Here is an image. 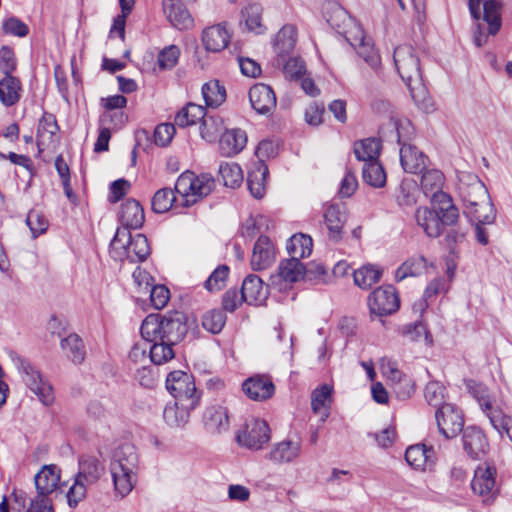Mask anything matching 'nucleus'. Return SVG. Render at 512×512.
Instances as JSON below:
<instances>
[{
  "instance_id": "obj_57",
  "label": "nucleus",
  "mask_w": 512,
  "mask_h": 512,
  "mask_svg": "<svg viewBox=\"0 0 512 512\" xmlns=\"http://www.w3.org/2000/svg\"><path fill=\"white\" fill-rule=\"evenodd\" d=\"M446 396V388L438 381H430L424 390V397L430 406L437 409L444 405Z\"/></svg>"
},
{
  "instance_id": "obj_26",
  "label": "nucleus",
  "mask_w": 512,
  "mask_h": 512,
  "mask_svg": "<svg viewBox=\"0 0 512 512\" xmlns=\"http://www.w3.org/2000/svg\"><path fill=\"white\" fill-rule=\"evenodd\" d=\"M197 406L195 401L190 403L175 401L173 404H168L163 411L164 421L171 427H183L189 421L190 411Z\"/></svg>"
},
{
  "instance_id": "obj_32",
  "label": "nucleus",
  "mask_w": 512,
  "mask_h": 512,
  "mask_svg": "<svg viewBox=\"0 0 512 512\" xmlns=\"http://www.w3.org/2000/svg\"><path fill=\"white\" fill-rule=\"evenodd\" d=\"M324 219L331 239L338 241L342 235V228L346 221V212L343 205L330 204L324 212Z\"/></svg>"
},
{
  "instance_id": "obj_44",
  "label": "nucleus",
  "mask_w": 512,
  "mask_h": 512,
  "mask_svg": "<svg viewBox=\"0 0 512 512\" xmlns=\"http://www.w3.org/2000/svg\"><path fill=\"white\" fill-rule=\"evenodd\" d=\"M205 116V108L201 105L188 103L175 116V124L180 128H185L197 123Z\"/></svg>"
},
{
  "instance_id": "obj_1",
  "label": "nucleus",
  "mask_w": 512,
  "mask_h": 512,
  "mask_svg": "<svg viewBox=\"0 0 512 512\" xmlns=\"http://www.w3.org/2000/svg\"><path fill=\"white\" fill-rule=\"evenodd\" d=\"M106 476L105 461L96 455L85 454L78 458V469L73 476L66 498L70 508L75 509L87 497L90 488L99 485Z\"/></svg>"
},
{
  "instance_id": "obj_49",
  "label": "nucleus",
  "mask_w": 512,
  "mask_h": 512,
  "mask_svg": "<svg viewBox=\"0 0 512 512\" xmlns=\"http://www.w3.org/2000/svg\"><path fill=\"white\" fill-rule=\"evenodd\" d=\"M202 95L207 107L217 108L226 99V90L218 80H212L202 86Z\"/></svg>"
},
{
  "instance_id": "obj_63",
  "label": "nucleus",
  "mask_w": 512,
  "mask_h": 512,
  "mask_svg": "<svg viewBox=\"0 0 512 512\" xmlns=\"http://www.w3.org/2000/svg\"><path fill=\"white\" fill-rule=\"evenodd\" d=\"M26 223L31 230L32 236L35 238L44 233L48 227L46 218L36 210H31L26 218Z\"/></svg>"
},
{
  "instance_id": "obj_53",
  "label": "nucleus",
  "mask_w": 512,
  "mask_h": 512,
  "mask_svg": "<svg viewBox=\"0 0 512 512\" xmlns=\"http://www.w3.org/2000/svg\"><path fill=\"white\" fill-rule=\"evenodd\" d=\"M219 174L226 187H238L243 180V173L241 167L236 163H222L219 166Z\"/></svg>"
},
{
  "instance_id": "obj_10",
  "label": "nucleus",
  "mask_w": 512,
  "mask_h": 512,
  "mask_svg": "<svg viewBox=\"0 0 512 512\" xmlns=\"http://www.w3.org/2000/svg\"><path fill=\"white\" fill-rule=\"evenodd\" d=\"M439 432L447 439L456 437L464 427L461 411L453 404L446 403L435 412Z\"/></svg>"
},
{
  "instance_id": "obj_35",
  "label": "nucleus",
  "mask_w": 512,
  "mask_h": 512,
  "mask_svg": "<svg viewBox=\"0 0 512 512\" xmlns=\"http://www.w3.org/2000/svg\"><path fill=\"white\" fill-rule=\"evenodd\" d=\"M64 355L74 364H81L85 360L86 350L83 340L75 333L64 337L60 342Z\"/></svg>"
},
{
  "instance_id": "obj_34",
  "label": "nucleus",
  "mask_w": 512,
  "mask_h": 512,
  "mask_svg": "<svg viewBox=\"0 0 512 512\" xmlns=\"http://www.w3.org/2000/svg\"><path fill=\"white\" fill-rule=\"evenodd\" d=\"M479 404L484 411H487L491 425L499 433H506L512 441V416L504 414L501 410L493 409L487 400H480Z\"/></svg>"
},
{
  "instance_id": "obj_18",
  "label": "nucleus",
  "mask_w": 512,
  "mask_h": 512,
  "mask_svg": "<svg viewBox=\"0 0 512 512\" xmlns=\"http://www.w3.org/2000/svg\"><path fill=\"white\" fill-rule=\"evenodd\" d=\"M249 100L253 109L259 114H268L276 107L275 93L264 83H257L250 88Z\"/></svg>"
},
{
  "instance_id": "obj_24",
  "label": "nucleus",
  "mask_w": 512,
  "mask_h": 512,
  "mask_svg": "<svg viewBox=\"0 0 512 512\" xmlns=\"http://www.w3.org/2000/svg\"><path fill=\"white\" fill-rule=\"evenodd\" d=\"M275 260V248L267 236H260L256 241L252 257L251 266L254 270H263L268 268Z\"/></svg>"
},
{
  "instance_id": "obj_23",
  "label": "nucleus",
  "mask_w": 512,
  "mask_h": 512,
  "mask_svg": "<svg viewBox=\"0 0 512 512\" xmlns=\"http://www.w3.org/2000/svg\"><path fill=\"white\" fill-rule=\"evenodd\" d=\"M247 143V135L242 129L225 130L219 138V151L225 157L241 152Z\"/></svg>"
},
{
  "instance_id": "obj_22",
  "label": "nucleus",
  "mask_w": 512,
  "mask_h": 512,
  "mask_svg": "<svg viewBox=\"0 0 512 512\" xmlns=\"http://www.w3.org/2000/svg\"><path fill=\"white\" fill-rule=\"evenodd\" d=\"M205 429L211 434L226 432L229 428V416L226 407L211 405L206 408L203 414Z\"/></svg>"
},
{
  "instance_id": "obj_11",
  "label": "nucleus",
  "mask_w": 512,
  "mask_h": 512,
  "mask_svg": "<svg viewBox=\"0 0 512 512\" xmlns=\"http://www.w3.org/2000/svg\"><path fill=\"white\" fill-rule=\"evenodd\" d=\"M347 41L357 49L358 55L374 70L381 65V58L378 51L374 47L373 40L367 37L363 29L359 26L355 27L346 36Z\"/></svg>"
},
{
  "instance_id": "obj_15",
  "label": "nucleus",
  "mask_w": 512,
  "mask_h": 512,
  "mask_svg": "<svg viewBox=\"0 0 512 512\" xmlns=\"http://www.w3.org/2000/svg\"><path fill=\"white\" fill-rule=\"evenodd\" d=\"M400 147V163L407 173L422 172L426 166L427 156L416 146L402 141L400 129L396 126Z\"/></svg>"
},
{
  "instance_id": "obj_36",
  "label": "nucleus",
  "mask_w": 512,
  "mask_h": 512,
  "mask_svg": "<svg viewBox=\"0 0 512 512\" xmlns=\"http://www.w3.org/2000/svg\"><path fill=\"white\" fill-rule=\"evenodd\" d=\"M331 397L332 387L327 384H323L312 392L311 407L315 414L320 415L322 422L329 416Z\"/></svg>"
},
{
  "instance_id": "obj_33",
  "label": "nucleus",
  "mask_w": 512,
  "mask_h": 512,
  "mask_svg": "<svg viewBox=\"0 0 512 512\" xmlns=\"http://www.w3.org/2000/svg\"><path fill=\"white\" fill-rule=\"evenodd\" d=\"M296 28L293 25L283 26L275 36L274 51L284 61L296 44ZM280 62V60H278Z\"/></svg>"
},
{
  "instance_id": "obj_55",
  "label": "nucleus",
  "mask_w": 512,
  "mask_h": 512,
  "mask_svg": "<svg viewBox=\"0 0 512 512\" xmlns=\"http://www.w3.org/2000/svg\"><path fill=\"white\" fill-rule=\"evenodd\" d=\"M226 314L221 309H212L207 311L202 317V326L212 334H218L222 331L226 323Z\"/></svg>"
},
{
  "instance_id": "obj_54",
  "label": "nucleus",
  "mask_w": 512,
  "mask_h": 512,
  "mask_svg": "<svg viewBox=\"0 0 512 512\" xmlns=\"http://www.w3.org/2000/svg\"><path fill=\"white\" fill-rule=\"evenodd\" d=\"M418 193L419 189L415 181H402L396 194L397 203L400 206L410 207L416 204Z\"/></svg>"
},
{
  "instance_id": "obj_52",
  "label": "nucleus",
  "mask_w": 512,
  "mask_h": 512,
  "mask_svg": "<svg viewBox=\"0 0 512 512\" xmlns=\"http://www.w3.org/2000/svg\"><path fill=\"white\" fill-rule=\"evenodd\" d=\"M173 345L175 343L168 341L149 343L150 362L161 365L171 360L174 357Z\"/></svg>"
},
{
  "instance_id": "obj_12",
  "label": "nucleus",
  "mask_w": 512,
  "mask_h": 512,
  "mask_svg": "<svg viewBox=\"0 0 512 512\" xmlns=\"http://www.w3.org/2000/svg\"><path fill=\"white\" fill-rule=\"evenodd\" d=\"M371 313L383 316L392 314L399 308V299L393 286H384L375 289L368 298Z\"/></svg>"
},
{
  "instance_id": "obj_40",
  "label": "nucleus",
  "mask_w": 512,
  "mask_h": 512,
  "mask_svg": "<svg viewBox=\"0 0 512 512\" xmlns=\"http://www.w3.org/2000/svg\"><path fill=\"white\" fill-rule=\"evenodd\" d=\"M267 175L268 168L263 164H259L248 172L247 186L251 195L256 199H261L265 195Z\"/></svg>"
},
{
  "instance_id": "obj_38",
  "label": "nucleus",
  "mask_w": 512,
  "mask_h": 512,
  "mask_svg": "<svg viewBox=\"0 0 512 512\" xmlns=\"http://www.w3.org/2000/svg\"><path fill=\"white\" fill-rule=\"evenodd\" d=\"M434 455L432 446L425 444L412 445L406 449L405 459L407 463L415 469H425L427 463Z\"/></svg>"
},
{
  "instance_id": "obj_4",
  "label": "nucleus",
  "mask_w": 512,
  "mask_h": 512,
  "mask_svg": "<svg viewBox=\"0 0 512 512\" xmlns=\"http://www.w3.org/2000/svg\"><path fill=\"white\" fill-rule=\"evenodd\" d=\"M393 59L399 76L407 85L414 101L418 103L426 94L419 57L412 46L400 45L395 48Z\"/></svg>"
},
{
  "instance_id": "obj_20",
  "label": "nucleus",
  "mask_w": 512,
  "mask_h": 512,
  "mask_svg": "<svg viewBox=\"0 0 512 512\" xmlns=\"http://www.w3.org/2000/svg\"><path fill=\"white\" fill-rule=\"evenodd\" d=\"M240 293L247 304L255 306L264 304L268 296V290L264 287L263 281L254 274L248 275L243 280Z\"/></svg>"
},
{
  "instance_id": "obj_29",
  "label": "nucleus",
  "mask_w": 512,
  "mask_h": 512,
  "mask_svg": "<svg viewBox=\"0 0 512 512\" xmlns=\"http://www.w3.org/2000/svg\"><path fill=\"white\" fill-rule=\"evenodd\" d=\"M305 275V267L300 260L291 257L280 262L278 273L270 277L272 285L280 284V281L293 283L302 279Z\"/></svg>"
},
{
  "instance_id": "obj_9",
  "label": "nucleus",
  "mask_w": 512,
  "mask_h": 512,
  "mask_svg": "<svg viewBox=\"0 0 512 512\" xmlns=\"http://www.w3.org/2000/svg\"><path fill=\"white\" fill-rule=\"evenodd\" d=\"M166 388L175 401L190 403L195 400V405H199L201 393L196 389L191 375L183 371L170 372L166 378Z\"/></svg>"
},
{
  "instance_id": "obj_61",
  "label": "nucleus",
  "mask_w": 512,
  "mask_h": 512,
  "mask_svg": "<svg viewBox=\"0 0 512 512\" xmlns=\"http://www.w3.org/2000/svg\"><path fill=\"white\" fill-rule=\"evenodd\" d=\"M149 343L144 342L136 343L129 352V361L134 365L133 368L140 367L142 365L150 364Z\"/></svg>"
},
{
  "instance_id": "obj_47",
  "label": "nucleus",
  "mask_w": 512,
  "mask_h": 512,
  "mask_svg": "<svg viewBox=\"0 0 512 512\" xmlns=\"http://www.w3.org/2000/svg\"><path fill=\"white\" fill-rule=\"evenodd\" d=\"M130 231L127 228H118L110 243V256L116 261L127 259Z\"/></svg>"
},
{
  "instance_id": "obj_50",
  "label": "nucleus",
  "mask_w": 512,
  "mask_h": 512,
  "mask_svg": "<svg viewBox=\"0 0 512 512\" xmlns=\"http://www.w3.org/2000/svg\"><path fill=\"white\" fill-rule=\"evenodd\" d=\"M224 131V123L219 116H207L201 121L200 135L207 142H215Z\"/></svg>"
},
{
  "instance_id": "obj_21",
  "label": "nucleus",
  "mask_w": 512,
  "mask_h": 512,
  "mask_svg": "<svg viewBox=\"0 0 512 512\" xmlns=\"http://www.w3.org/2000/svg\"><path fill=\"white\" fill-rule=\"evenodd\" d=\"M58 131L59 127L54 115L44 114L39 121L37 129V147L39 152L55 147L58 142Z\"/></svg>"
},
{
  "instance_id": "obj_51",
  "label": "nucleus",
  "mask_w": 512,
  "mask_h": 512,
  "mask_svg": "<svg viewBox=\"0 0 512 512\" xmlns=\"http://www.w3.org/2000/svg\"><path fill=\"white\" fill-rule=\"evenodd\" d=\"M364 181L373 187H383L386 183V173L377 160L364 164L363 167Z\"/></svg>"
},
{
  "instance_id": "obj_56",
  "label": "nucleus",
  "mask_w": 512,
  "mask_h": 512,
  "mask_svg": "<svg viewBox=\"0 0 512 512\" xmlns=\"http://www.w3.org/2000/svg\"><path fill=\"white\" fill-rule=\"evenodd\" d=\"M175 201L176 197L171 188L159 189L152 198V210L156 213L167 212Z\"/></svg>"
},
{
  "instance_id": "obj_41",
  "label": "nucleus",
  "mask_w": 512,
  "mask_h": 512,
  "mask_svg": "<svg viewBox=\"0 0 512 512\" xmlns=\"http://www.w3.org/2000/svg\"><path fill=\"white\" fill-rule=\"evenodd\" d=\"M141 336L148 343L165 341L162 337L161 314H149L142 322Z\"/></svg>"
},
{
  "instance_id": "obj_46",
  "label": "nucleus",
  "mask_w": 512,
  "mask_h": 512,
  "mask_svg": "<svg viewBox=\"0 0 512 512\" xmlns=\"http://www.w3.org/2000/svg\"><path fill=\"white\" fill-rule=\"evenodd\" d=\"M262 12L263 8L258 3L249 4L242 10V20L249 31L256 34H262L265 31L262 25Z\"/></svg>"
},
{
  "instance_id": "obj_62",
  "label": "nucleus",
  "mask_w": 512,
  "mask_h": 512,
  "mask_svg": "<svg viewBox=\"0 0 512 512\" xmlns=\"http://www.w3.org/2000/svg\"><path fill=\"white\" fill-rule=\"evenodd\" d=\"M449 289V281L444 277H438L433 279L426 287L423 294V302L420 303L421 306H427V301L434 298L440 293H445Z\"/></svg>"
},
{
  "instance_id": "obj_64",
  "label": "nucleus",
  "mask_w": 512,
  "mask_h": 512,
  "mask_svg": "<svg viewBox=\"0 0 512 512\" xmlns=\"http://www.w3.org/2000/svg\"><path fill=\"white\" fill-rule=\"evenodd\" d=\"M283 72L287 78L299 80L306 72L304 62L298 57L289 58L283 66Z\"/></svg>"
},
{
  "instance_id": "obj_60",
  "label": "nucleus",
  "mask_w": 512,
  "mask_h": 512,
  "mask_svg": "<svg viewBox=\"0 0 512 512\" xmlns=\"http://www.w3.org/2000/svg\"><path fill=\"white\" fill-rule=\"evenodd\" d=\"M228 275L229 267L227 265H220L205 281L204 287L210 292L219 291L225 286Z\"/></svg>"
},
{
  "instance_id": "obj_25",
  "label": "nucleus",
  "mask_w": 512,
  "mask_h": 512,
  "mask_svg": "<svg viewBox=\"0 0 512 512\" xmlns=\"http://www.w3.org/2000/svg\"><path fill=\"white\" fill-rule=\"evenodd\" d=\"M461 196L466 204V208L470 206H479L483 210L490 209V197L485 185L477 178L461 188Z\"/></svg>"
},
{
  "instance_id": "obj_28",
  "label": "nucleus",
  "mask_w": 512,
  "mask_h": 512,
  "mask_svg": "<svg viewBox=\"0 0 512 512\" xmlns=\"http://www.w3.org/2000/svg\"><path fill=\"white\" fill-rule=\"evenodd\" d=\"M462 439L464 450L472 459H479L486 453L488 442L479 428L467 427L463 432Z\"/></svg>"
},
{
  "instance_id": "obj_39",
  "label": "nucleus",
  "mask_w": 512,
  "mask_h": 512,
  "mask_svg": "<svg viewBox=\"0 0 512 512\" xmlns=\"http://www.w3.org/2000/svg\"><path fill=\"white\" fill-rule=\"evenodd\" d=\"M427 260L422 255H415L407 259L395 272V280L402 281L407 277H416L427 270Z\"/></svg>"
},
{
  "instance_id": "obj_8",
  "label": "nucleus",
  "mask_w": 512,
  "mask_h": 512,
  "mask_svg": "<svg viewBox=\"0 0 512 512\" xmlns=\"http://www.w3.org/2000/svg\"><path fill=\"white\" fill-rule=\"evenodd\" d=\"M271 439L270 428L266 421L257 418L246 420L238 430L237 443L251 450L262 449Z\"/></svg>"
},
{
  "instance_id": "obj_37",
  "label": "nucleus",
  "mask_w": 512,
  "mask_h": 512,
  "mask_svg": "<svg viewBox=\"0 0 512 512\" xmlns=\"http://www.w3.org/2000/svg\"><path fill=\"white\" fill-rule=\"evenodd\" d=\"M21 83L18 78L11 75H5L0 80V101L6 106L15 105L21 98Z\"/></svg>"
},
{
  "instance_id": "obj_13",
  "label": "nucleus",
  "mask_w": 512,
  "mask_h": 512,
  "mask_svg": "<svg viewBox=\"0 0 512 512\" xmlns=\"http://www.w3.org/2000/svg\"><path fill=\"white\" fill-rule=\"evenodd\" d=\"M483 3V20L488 24L489 34L495 35L501 28L500 2L497 0H469L468 6L475 20L481 18V5Z\"/></svg>"
},
{
  "instance_id": "obj_58",
  "label": "nucleus",
  "mask_w": 512,
  "mask_h": 512,
  "mask_svg": "<svg viewBox=\"0 0 512 512\" xmlns=\"http://www.w3.org/2000/svg\"><path fill=\"white\" fill-rule=\"evenodd\" d=\"M402 333L410 341L423 340L427 344L432 342L427 327L422 321H416L403 326Z\"/></svg>"
},
{
  "instance_id": "obj_7",
  "label": "nucleus",
  "mask_w": 512,
  "mask_h": 512,
  "mask_svg": "<svg viewBox=\"0 0 512 512\" xmlns=\"http://www.w3.org/2000/svg\"><path fill=\"white\" fill-rule=\"evenodd\" d=\"M214 188V180L207 174L196 175L191 171L182 173L175 184V191L182 198L183 206H191L208 196Z\"/></svg>"
},
{
  "instance_id": "obj_2",
  "label": "nucleus",
  "mask_w": 512,
  "mask_h": 512,
  "mask_svg": "<svg viewBox=\"0 0 512 512\" xmlns=\"http://www.w3.org/2000/svg\"><path fill=\"white\" fill-rule=\"evenodd\" d=\"M439 197V202H432L433 209L426 206L418 207L414 214L417 225L430 238L441 236L446 226H455L460 217L451 196Z\"/></svg>"
},
{
  "instance_id": "obj_16",
  "label": "nucleus",
  "mask_w": 512,
  "mask_h": 512,
  "mask_svg": "<svg viewBox=\"0 0 512 512\" xmlns=\"http://www.w3.org/2000/svg\"><path fill=\"white\" fill-rule=\"evenodd\" d=\"M231 39L226 23H219L203 29L201 42L206 51L218 53L224 50Z\"/></svg>"
},
{
  "instance_id": "obj_30",
  "label": "nucleus",
  "mask_w": 512,
  "mask_h": 512,
  "mask_svg": "<svg viewBox=\"0 0 512 512\" xmlns=\"http://www.w3.org/2000/svg\"><path fill=\"white\" fill-rule=\"evenodd\" d=\"M421 189L423 193L431 198V202H439L438 196H450L443 192L444 175L438 169H427L424 171L421 178Z\"/></svg>"
},
{
  "instance_id": "obj_59",
  "label": "nucleus",
  "mask_w": 512,
  "mask_h": 512,
  "mask_svg": "<svg viewBox=\"0 0 512 512\" xmlns=\"http://www.w3.org/2000/svg\"><path fill=\"white\" fill-rule=\"evenodd\" d=\"M180 56V49L176 45L165 47L159 52L157 65L160 70L172 69L177 63Z\"/></svg>"
},
{
  "instance_id": "obj_17",
  "label": "nucleus",
  "mask_w": 512,
  "mask_h": 512,
  "mask_svg": "<svg viewBox=\"0 0 512 512\" xmlns=\"http://www.w3.org/2000/svg\"><path fill=\"white\" fill-rule=\"evenodd\" d=\"M243 392L254 401H265L275 392V386L267 375H254L242 384Z\"/></svg>"
},
{
  "instance_id": "obj_19",
  "label": "nucleus",
  "mask_w": 512,
  "mask_h": 512,
  "mask_svg": "<svg viewBox=\"0 0 512 512\" xmlns=\"http://www.w3.org/2000/svg\"><path fill=\"white\" fill-rule=\"evenodd\" d=\"M162 337L169 343L177 344L187 332L184 315L180 312H169L161 315Z\"/></svg>"
},
{
  "instance_id": "obj_43",
  "label": "nucleus",
  "mask_w": 512,
  "mask_h": 512,
  "mask_svg": "<svg viewBox=\"0 0 512 512\" xmlns=\"http://www.w3.org/2000/svg\"><path fill=\"white\" fill-rule=\"evenodd\" d=\"M313 240L309 235L298 233L294 234L287 243V251L293 258L300 260L311 254Z\"/></svg>"
},
{
  "instance_id": "obj_3",
  "label": "nucleus",
  "mask_w": 512,
  "mask_h": 512,
  "mask_svg": "<svg viewBox=\"0 0 512 512\" xmlns=\"http://www.w3.org/2000/svg\"><path fill=\"white\" fill-rule=\"evenodd\" d=\"M138 462L136 448L130 443L122 444L113 451L109 471L114 491L122 498L127 496L137 483Z\"/></svg>"
},
{
  "instance_id": "obj_6",
  "label": "nucleus",
  "mask_w": 512,
  "mask_h": 512,
  "mask_svg": "<svg viewBox=\"0 0 512 512\" xmlns=\"http://www.w3.org/2000/svg\"><path fill=\"white\" fill-rule=\"evenodd\" d=\"M10 358L26 387L35 394L44 405H50L54 400L53 389L39 369L28 359L15 352L10 353Z\"/></svg>"
},
{
  "instance_id": "obj_31",
  "label": "nucleus",
  "mask_w": 512,
  "mask_h": 512,
  "mask_svg": "<svg viewBox=\"0 0 512 512\" xmlns=\"http://www.w3.org/2000/svg\"><path fill=\"white\" fill-rule=\"evenodd\" d=\"M144 220V210L138 201L128 199L122 204L119 212L121 228H127L129 231L130 229H138L143 225Z\"/></svg>"
},
{
  "instance_id": "obj_5",
  "label": "nucleus",
  "mask_w": 512,
  "mask_h": 512,
  "mask_svg": "<svg viewBox=\"0 0 512 512\" xmlns=\"http://www.w3.org/2000/svg\"><path fill=\"white\" fill-rule=\"evenodd\" d=\"M61 470L57 465H44L35 475L37 494L31 499L28 512H54L50 495L57 489Z\"/></svg>"
},
{
  "instance_id": "obj_27",
  "label": "nucleus",
  "mask_w": 512,
  "mask_h": 512,
  "mask_svg": "<svg viewBox=\"0 0 512 512\" xmlns=\"http://www.w3.org/2000/svg\"><path fill=\"white\" fill-rule=\"evenodd\" d=\"M300 441L283 440L273 445L268 454V459L276 464L291 463L301 454Z\"/></svg>"
},
{
  "instance_id": "obj_42",
  "label": "nucleus",
  "mask_w": 512,
  "mask_h": 512,
  "mask_svg": "<svg viewBox=\"0 0 512 512\" xmlns=\"http://www.w3.org/2000/svg\"><path fill=\"white\" fill-rule=\"evenodd\" d=\"M381 142L377 138H366L354 144V154L359 161L365 163L378 159Z\"/></svg>"
},
{
  "instance_id": "obj_45",
  "label": "nucleus",
  "mask_w": 512,
  "mask_h": 512,
  "mask_svg": "<svg viewBox=\"0 0 512 512\" xmlns=\"http://www.w3.org/2000/svg\"><path fill=\"white\" fill-rule=\"evenodd\" d=\"M382 276V270L376 265L367 264L354 271V283L361 289H369L376 284Z\"/></svg>"
},
{
  "instance_id": "obj_14",
  "label": "nucleus",
  "mask_w": 512,
  "mask_h": 512,
  "mask_svg": "<svg viewBox=\"0 0 512 512\" xmlns=\"http://www.w3.org/2000/svg\"><path fill=\"white\" fill-rule=\"evenodd\" d=\"M496 469L490 466H479L475 470L471 481V488L474 494L482 498L484 503H489L494 499Z\"/></svg>"
},
{
  "instance_id": "obj_48",
  "label": "nucleus",
  "mask_w": 512,
  "mask_h": 512,
  "mask_svg": "<svg viewBox=\"0 0 512 512\" xmlns=\"http://www.w3.org/2000/svg\"><path fill=\"white\" fill-rule=\"evenodd\" d=\"M129 253L127 260L131 263L144 261L150 254V247L146 236L143 234H136L134 237L130 234L128 244Z\"/></svg>"
}]
</instances>
